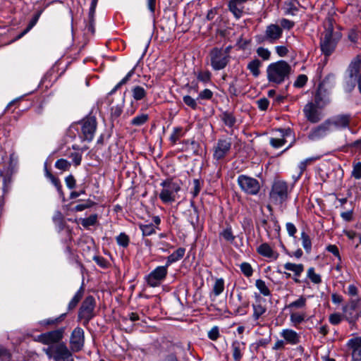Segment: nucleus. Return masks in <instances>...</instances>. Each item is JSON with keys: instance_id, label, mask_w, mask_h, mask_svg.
Segmentation results:
<instances>
[{"instance_id": "obj_32", "label": "nucleus", "mask_w": 361, "mask_h": 361, "mask_svg": "<svg viewBox=\"0 0 361 361\" xmlns=\"http://www.w3.org/2000/svg\"><path fill=\"white\" fill-rule=\"evenodd\" d=\"M185 252V249L184 247H179L175 252H173L171 255L168 256L166 261V266H170L171 264L181 259Z\"/></svg>"}, {"instance_id": "obj_51", "label": "nucleus", "mask_w": 361, "mask_h": 361, "mask_svg": "<svg viewBox=\"0 0 361 361\" xmlns=\"http://www.w3.org/2000/svg\"><path fill=\"white\" fill-rule=\"evenodd\" d=\"M240 271L247 277H250L253 274V269L251 265L247 262H243L240 265Z\"/></svg>"}, {"instance_id": "obj_16", "label": "nucleus", "mask_w": 361, "mask_h": 361, "mask_svg": "<svg viewBox=\"0 0 361 361\" xmlns=\"http://www.w3.org/2000/svg\"><path fill=\"white\" fill-rule=\"evenodd\" d=\"M231 145V138L219 139L216 144L214 146V159L216 160L224 159L229 152Z\"/></svg>"}, {"instance_id": "obj_27", "label": "nucleus", "mask_w": 361, "mask_h": 361, "mask_svg": "<svg viewBox=\"0 0 361 361\" xmlns=\"http://www.w3.org/2000/svg\"><path fill=\"white\" fill-rule=\"evenodd\" d=\"M301 5L298 0H288L284 3V11L287 15L294 16Z\"/></svg>"}, {"instance_id": "obj_9", "label": "nucleus", "mask_w": 361, "mask_h": 361, "mask_svg": "<svg viewBox=\"0 0 361 361\" xmlns=\"http://www.w3.org/2000/svg\"><path fill=\"white\" fill-rule=\"evenodd\" d=\"M237 182L240 189L248 195H255L259 192L260 184L257 179L252 177L240 175Z\"/></svg>"}, {"instance_id": "obj_43", "label": "nucleus", "mask_w": 361, "mask_h": 361, "mask_svg": "<svg viewBox=\"0 0 361 361\" xmlns=\"http://www.w3.org/2000/svg\"><path fill=\"white\" fill-rule=\"evenodd\" d=\"M307 276L314 283L318 284L320 283L322 281L320 275L315 273L314 268L313 267H310L307 269Z\"/></svg>"}, {"instance_id": "obj_28", "label": "nucleus", "mask_w": 361, "mask_h": 361, "mask_svg": "<svg viewBox=\"0 0 361 361\" xmlns=\"http://www.w3.org/2000/svg\"><path fill=\"white\" fill-rule=\"evenodd\" d=\"M66 317V313L61 314L60 316L56 318H49L44 319L39 322L42 326L45 328L56 326L59 324Z\"/></svg>"}, {"instance_id": "obj_48", "label": "nucleus", "mask_w": 361, "mask_h": 361, "mask_svg": "<svg viewBox=\"0 0 361 361\" xmlns=\"http://www.w3.org/2000/svg\"><path fill=\"white\" fill-rule=\"evenodd\" d=\"M257 56L262 58L264 61H267L271 57V51L264 47H258L256 50Z\"/></svg>"}, {"instance_id": "obj_64", "label": "nucleus", "mask_w": 361, "mask_h": 361, "mask_svg": "<svg viewBox=\"0 0 361 361\" xmlns=\"http://www.w3.org/2000/svg\"><path fill=\"white\" fill-rule=\"evenodd\" d=\"M65 182L69 189H73L75 187V179L73 175H69L65 178Z\"/></svg>"}, {"instance_id": "obj_50", "label": "nucleus", "mask_w": 361, "mask_h": 361, "mask_svg": "<svg viewBox=\"0 0 361 361\" xmlns=\"http://www.w3.org/2000/svg\"><path fill=\"white\" fill-rule=\"evenodd\" d=\"M183 102L189 107L195 110L197 109V99H195L190 95H185L183 97Z\"/></svg>"}, {"instance_id": "obj_60", "label": "nucleus", "mask_w": 361, "mask_h": 361, "mask_svg": "<svg viewBox=\"0 0 361 361\" xmlns=\"http://www.w3.org/2000/svg\"><path fill=\"white\" fill-rule=\"evenodd\" d=\"M257 104L260 110L265 111L268 109L269 102L267 98L264 97L258 99L257 101Z\"/></svg>"}, {"instance_id": "obj_7", "label": "nucleus", "mask_w": 361, "mask_h": 361, "mask_svg": "<svg viewBox=\"0 0 361 361\" xmlns=\"http://www.w3.org/2000/svg\"><path fill=\"white\" fill-rule=\"evenodd\" d=\"M289 191L288 185L285 181L275 180L269 192V197L274 203L282 204L288 199Z\"/></svg>"}, {"instance_id": "obj_26", "label": "nucleus", "mask_w": 361, "mask_h": 361, "mask_svg": "<svg viewBox=\"0 0 361 361\" xmlns=\"http://www.w3.org/2000/svg\"><path fill=\"white\" fill-rule=\"evenodd\" d=\"M310 103H313L315 106H318L321 109L323 108L329 103V98L326 96L325 92H322V88L319 87L318 90L317 91L314 100L310 102Z\"/></svg>"}, {"instance_id": "obj_17", "label": "nucleus", "mask_w": 361, "mask_h": 361, "mask_svg": "<svg viewBox=\"0 0 361 361\" xmlns=\"http://www.w3.org/2000/svg\"><path fill=\"white\" fill-rule=\"evenodd\" d=\"M331 131V126L326 119L323 123L312 128L308 133L307 137L312 141L318 140L326 137Z\"/></svg>"}, {"instance_id": "obj_23", "label": "nucleus", "mask_w": 361, "mask_h": 361, "mask_svg": "<svg viewBox=\"0 0 361 361\" xmlns=\"http://www.w3.org/2000/svg\"><path fill=\"white\" fill-rule=\"evenodd\" d=\"M245 350V343L243 341L235 340L231 345L233 358L235 361H240Z\"/></svg>"}, {"instance_id": "obj_4", "label": "nucleus", "mask_w": 361, "mask_h": 361, "mask_svg": "<svg viewBox=\"0 0 361 361\" xmlns=\"http://www.w3.org/2000/svg\"><path fill=\"white\" fill-rule=\"evenodd\" d=\"M44 351L54 361H74L72 353L63 343L49 346Z\"/></svg>"}, {"instance_id": "obj_46", "label": "nucleus", "mask_w": 361, "mask_h": 361, "mask_svg": "<svg viewBox=\"0 0 361 361\" xmlns=\"http://www.w3.org/2000/svg\"><path fill=\"white\" fill-rule=\"evenodd\" d=\"M335 80V75L333 73L328 74L325 78L319 83V87L320 88L326 87H331Z\"/></svg>"}, {"instance_id": "obj_11", "label": "nucleus", "mask_w": 361, "mask_h": 361, "mask_svg": "<svg viewBox=\"0 0 361 361\" xmlns=\"http://www.w3.org/2000/svg\"><path fill=\"white\" fill-rule=\"evenodd\" d=\"M211 66L215 71L224 69L229 62L226 53L218 47L213 48L209 52Z\"/></svg>"}, {"instance_id": "obj_62", "label": "nucleus", "mask_w": 361, "mask_h": 361, "mask_svg": "<svg viewBox=\"0 0 361 361\" xmlns=\"http://www.w3.org/2000/svg\"><path fill=\"white\" fill-rule=\"evenodd\" d=\"M342 320V316L338 313H334L329 316V322L334 325L338 324Z\"/></svg>"}, {"instance_id": "obj_5", "label": "nucleus", "mask_w": 361, "mask_h": 361, "mask_svg": "<svg viewBox=\"0 0 361 361\" xmlns=\"http://www.w3.org/2000/svg\"><path fill=\"white\" fill-rule=\"evenodd\" d=\"M96 301L93 296L88 295L82 301L78 311V320L82 321L83 326H87L90 321L94 317Z\"/></svg>"}, {"instance_id": "obj_37", "label": "nucleus", "mask_w": 361, "mask_h": 361, "mask_svg": "<svg viewBox=\"0 0 361 361\" xmlns=\"http://www.w3.org/2000/svg\"><path fill=\"white\" fill-rule=\"evenodd\" d=\"M255 286L259 290L261 294L264 296H269L271 295V291L266 285L265 282L262 279H257L255 282Z\"/></svg>"}, {"instance_id": "obj_19", "label": "nucleus", "mask_w": 361, "mask_h": 361, "mask_svg": "<svg viewBox=\"0 0 361 361\" xmlns=\"http://www.w3.org/2000/svg\"><path fill=\"white\" fill-rule=\"evenodd\" d=\"M348 71L350 78L357 80L358 89L361 93V56H357L352 60Z\"/></svg>"}, {"instance_id": "obj_42", "label": "nucleus", "mask_w": 361, "mask_h": 361, "mask_svg": "<svg viewBox=\"0 0 361 361\" xmlns=\"http://www.w3.org/2000/svg\"><path fill=\"white\" fill-rule=\"evenodd\" d=\"M220 236L223 237L226 241L233 243L235 240V236L233 234L232 228L231 226H228L224 228L221 233Z\"/></svg>"}, {"instance_id": "obj_10", "label": "nucleus", "mask_w": 361, "mask_h": 361, "mask_svg": "<svg viewBox=\"0 0 361 361\" xmlns=\"http://www.w3.org/2000/svg\"><path fill=\"white\" fill-rule=\"evenodd\" d=\"M252 307L253 310L252 319L257 324H259L260 322L264 321L267 312V300L259 295H256L255 302L252 303Z\"/></svg>"}, {"instance_id": "obj_39", "label": "nucleus", "mask_w": 361, "mask_h": 361, "mask_svg": "<svg viewBox=\"0 0 361 361\" xmlns=\"http://www.w3.org/2000/svg\"><path fill=\"white\" fill-rule=\"evenodd\" d=\"M135 69L134 67L133 69H131L127 75L113 88V90L111 91V94L114 93L118 89H119L123 85L126 84L132 78L133 74L135 73Z\"/></svg>"}, {"instance_id": "obj_12", "label": "nucleus", "mask_w": 361, "mask_h": 361, "mask_svg": "<svg viewBox=\"0 0 361 361\" xmlns=\"http://www.w3.org/2000/svg\"><path fill=\"white\" fill-rule=\"evenodd\" d=\"M65 328L61 327L59 329L47 331L41 334L38 336L37 341L44 345H54L53 344H59V343L63 338Z\"/></svg>"}, {"instance_id": "obj_3", "label": "nucleus", "mask_w": 361, "mask_h": 361, "mask_svg": "<svg viewBox=\"0 0 361 361\" xmlns=\"http://www.w3.org/2000/svg\"><path fill=\"white\" fill-rule=\"evenodd\" d=\"M160 185L162 188L159 192V197L161 202L164 204L175 202L177 198V194L180 190L179 184L171 179H166L163 180Z\"/></svg>"}, {"instance_id": "obj_55", "label": "nucleus", "mask_w": 361, "mask_h": 361, "mask_svg": "<svg viewBox=\"0 0 361 361\" xmlns=\"http://www.w3.org/2000/svg\"><path fill=\"white\" fill-rule=\"evenodd\" d=\"M208 338L212 341H216L219 336V329L217 326H213L207 334Z\"/></svg>"}, {"instance_id": "obj_1", "label": "nucleus", "mask_w": 361, "mask_h": 361, "mask_svg": "<svg viewBox=\"0 0 361 361\" xmlns=\"http://www.w3.org/2000/svg\"><path fill=\"white\" fill-rule=\"evenodd\" d=\"M335 20L333 16L329 14L324 21V31L320 39V48L326 58L331 55L342 37L339 30H335L334 27Z\"/></svg>"}, {"instance_id": "obj_6", "label": "nucleus", "mask_w": 361, "mask_h": 361, "mask_svg": "<svg viewBox=\"0 0 361 361\" xmlns=\"http://www.w3.org/2000/svg\"><path fill=\"white\" fill-rule=\"evenodd\" d=\"M283 35L282 27L277 24H270L266 27L264 32L255 36V40L258 44H274Z\"/></svg>"}, {"instance_id": "obj_25", "label": "nucleus", "mask_w": 361, "mask_h": 361, "mask_svg": "<svg viewBox=\"0 0 361 361\" xmlns=\"http://www.w3.org/2000/svg\"><path fill=\"white\" fill-rule=\"evenodd\" d=\"M257 252L263 257L276 259L279 257V253L274 251L267 243H262L257 247Z\"/></svg>"}, {"instance_id": "obj_58", "label": "nucleus", "mask_w": 361, "mask_h": 361, "mask_svg": "<svg viewBox=\"0 0 361 361\" xmlns=\"http://www.w3.org/2000/svg\"><path fill=\"white\" fill-rule=\"evenodd\" d=\"M11 354L4 347L0 346V361H10Z\"/></svg>"}, {"instance_id": "obj_57", "label": "nucleus", "mask_w": 361, "mask_h": 361, "mask_svg": "<svg viewBox=\"0 0 361 361\" xmlns=\"http://www.w3.org/2000/svg\"><path fill=\"white\" fill-rule=\"evenodd\" d=\"M198 80L203 82H207L211 79V73L209 71H200L197 76Z\"/></svg>"}, {"instance_id": "obj_47", "label": "nucleus", "mask_w": 361, "mask_h": 361, "mask_svg": "<svg viewBox=\"0 0 361 361\" xmlns=\"http://www.w3.org/2000/svg\"><path fill=\"white\" fill-rule=\"evenodd\" d=\"M97 221V215L92 214L87 218L81 219V224L83 227L87 228L91 226H94Z\"/></svg>"}, {"instance_id": "obj_31", "label": "nucleus", "mask_w": 361, "mask_h": 361, "mask_svg": "<svg viewBox=\"0 0 361 361\" xmlns=\"http://www.w3.org/2000/svg\"><path fill=\"white\" fill-rule=\"evenodd\" d=\"M262 66V63L259 59H254L248 63L247 68L250 71L255 78H257L260 74L259 68Z\"/></svg>"}, {"instance_id": "obj_56", "label": "nucleus", "mask_w": 361, "mask_h": 361, "mask_svg": "<svg viewBox=\"0 0 361 361\" xmlns=\"http://www.w3.org/2000/svg\"><path fill=\"white\" fill-rule=\"evenodd\" d=\"M307 82V75L304 74H300L297 77L295 81L294 82V87L299 88L302 87L306 84Z\"/></svg>"}, {"instance_id": "obj_54", "label": "nucleus", "mask_w": 361, "mask_h": 361, "mask_svg": "<svg viewBox=\"0 0 361 361\" xmlns=\"http://www.w3.org/2000/svg\"><path fill=\"white\" fill-rule=\"evenodd\" d=\"M213 92L209 89H204V90L201 91L198 97L197 98V100L202 99V100H209L211 99L213 97Z\"/></svg>"}, {"instance_id": "obj_52", "label": "nucleus", "mask_w": 361, "mask_h": 361, "mask_svg": "<svg viewBox=\"0 0 361 361\" xmlns=\"http://www.w3.org/2000/svg\"><path fill=\"white\" fill-rule=\"evenodd\" d=\"M140 228L143 235L148 236L155 233V228L152 224L140 225Z\"/></svg>"}, {"instance_id": "obj_21", "label": "nucleus", "mask_w": 361, "mask_h": 361, "mask_svg": "<svg viewBox=\"0 0 361 361\" xmlns=\"http://www.w3.org/2000/svg\"><path fill=\"white\" fill-rule=\"evenodd\" d=\"M280 336L283 338L286 344L296 345L300 342V334L291 329H283L280 332Z\"/></svg>"}, {"instance_id": "obj_14", "label": "nucleus", "mask_w": 361, "mask_h": 361, "mask_svg": "<svg viewBox=\"0 0 361 361\" xmlns=\"http://www.w3.org/2000/svg\"><path fill=\"white\" fill-rule=\"evenodd\" d=\"M303 114L305 118L312 123H319L324 116L322 109L310 102L305 105Z\"/></svg>"}, {"instance_id": "obj_36", "label": "nucleus", "mask_w": 361, "mask_h": 361, "mask_svg": "<svg viewBox=\"0 0 361 361\" xmlns=\"http://www.w3.org/2000/svg\"><path fill=\"white\" fill-rule=\"evenodd\" d=\"M221 120L226 126L230 128L233 127L236 122V119L233 114L228 111H225L222 114Z\"/></svg>"}, {"instance_id": "obj_15", "label": "nucleus", "mask_w": 361, "mask_h": 361, "mask_svg": "<svg viewBox=\"0 0 361 361\" xmlns=\"http://www.w3.org/2000/svg\"><path fill=\"white\" fill-rule=\"evenodd\" d=\"M85 344V332L80 327H76L71 332L70 347L73 352L80 351Z\"/></svg>"}, {"instance_id": "obj_8", "label": "nucleus", "mask_w": 361, "mask_h": 361, "mask_svg": "<svg viewBox=\"0 0 361 361\" xmlns=\"http://www.w3.org/2000/svg\"><path fill=\"white\" fill-rule=\"evenodd\" d=\"M80 124V138L84 141H92L97 130L96 118L94 116H87L81 121Z\"/></svg>"}, {"instance_id": "obj_18", "label": "nucleus", "mask_w": 361, "mask_h": 361, "mask_svg": "<svg viewBox=\"0 0 361 361\" xmlns=\"http://www.w3.org/2000/svg\"><path fill=\"white\" fill-rule=\"evenodd\" d=\"M331 130H342L349 127L351 121L350 114H338L327 119Z\"/></svg>"}, {"instance_id": "obj_22", "label": "nucleus", "mask_w": 361, "mask_h": 361, "mask_svg": "<svg viewBox=\"0 0 361 361\" xmlns=\"http://www.w3.org/2000/svg\"><path fill=\"white\" fill-rule=\"evenodd\" d=\"M247 0H229L228 9L235 18L239 19L243 14L244 4Z\"/></svg>"}, {"instance_id": "obj_40", "label": "nucleus", "mask_w": 361, "mask_h": 361, "mask_svg": "<svg viewBox=\"0 0 361 361\" xmlns=\"http://www.w3.org/2000/svg\"><path fill=\"white\" fill-rule=\"evenodd\" d=\"M149 119V116L145 114H142L134 117L130 123L135 126H140L145 123Z\"/></svg>"}, {"instance_id": "obj_38", "label": "nucleus", "mask_w": 361, "mask_h": 361, "mask_svg": "<svg viewBox=\"0 0 361 361\" xmlns=\"http://www.w3.org/2000/svg\"><path fill=\"white\" fill-rule=\"evenodd\" d=\"M224 290V281L223 279H217L213 286L212 292L215 296H218L223 293Z\"/></svg>"}, {"instance_id": "obj_45", "label": "nucleus", "mask_w": 361, "mask_h": 361, "mask_svg": "<svg viewBox=\"0 0 361 361\" xmlns=\"http://www.w3.org/2000/svg\"><path fill=\"white\" fill-rule=\"evenodd\" d=\"M183 136V128L176 127L173 128V133H171L169 140L173 144H176L180 137Z\"/></svg>"}, {"instance_id": "obj_20", "label": "nucleus", "mask_w": 361, "mask_h": 361, "mask_svg": "<svg viewBox=\"0 0 361 361\" xmlns=\"http://www.w3.org/2000/svg\"><path fill=\"white\" fill-rule=\"evenodd\" d=\"M346 347L350 351L353 361H361V336H355L348 341Z\"/></svg>"}, {"instance_id": "obj_63", "label": "nucleus", "mask_w": 361, "mask_h": 361, "mask_svg": "<svg viewBox=\"0 0 361 361\" xmlns=\"http://www.w3.org/2000/svg\"><path fill=\"white\" fill-rule=\"evenodd\" d=\"M93 259L102 268H106L108 267V262L102 257L96 256L94 257Z\"/></svg>"}, {"instance_id": "obj_2", "label": "nucleus", "mask_w": 361, "mask_h": 361, "mask_svg": "<svg viewBox=\"0 0 361 361\" xmlns=\"http://www.w3.org/2000/svg\"><path fill=\"white\" fill-rule=\"evenodd\" d=\"M292 71L290 65L283 60L270 63L267 68V78L269 82L281 85L288 80Z\"/></svg>"}, {"instance_id": "obj_30", "label": "nucleus", "mask_w": 361, "mask_h": 361, "mask_svg": "<svg viewBox=\"0 0 361 361\" xmlns=\"http://www.w3.org/2000/svg\"><path fill=\"white\" fill-rule=\"evenodd\" d=\"M306 305L307 298L304 295H301L296 300L288 304L287 308L290 310V311H295L305 308Z\"/></svg>"}, {"instance_id": "obj_59", "label": "nucleus", "mask_w": 361, "mask_h": 361, "mask_svg": "<svg viewBox=\"0 0 361 361\" xmlns=\"http://www.w3.org/2000/svg\"><path fill=\"white\" fill-rule=\"evenodd\" d=\"M352 176L357 180L361 178V162H357L353 166Z\"/></svg>"}, {"instance_id": "obj_35", "label": "nucleus", "mask_w": 361, "mask_h": 361, "mask_svg": "<svg viewBox=\"0 0 361 361\" xmlns=\"http://www.w3.org/2000/svg\"><path fill=\"white\" fill-rule=\"evenodd\" d=\"M132 94L134 99L138 101L145 98L147 92L142 87L137 85L132 89Z\"/></svg>"}, {"instance_id": "obj_13", "label": "nucleus", "mask_w": 361, "mask_h": 361, "mask_svg": "<svg viewBox=\"0 0 361 361\" xmlns=\"http://www.w3.org/2000/svg\"><path fill=\"white\" fill-rule=\"evenodd\" d=\"M168 267L169 266H166V264L165 266H159L150 272L146 276L147 284L151 287L159 286L161 281H163L167 275Z\"/></svg>"}, {"instance_id": "obj_44", "label": "nucleus", "mask_w": 361, "mask_h": 361, "mask_svg": "<svg viewBox=\"0 0 361 361\" xmlns=\"http://www.w3.org/2000/svg\"><path fill=\"white\" fill-rule=\"evenodd\" d=\"M71 166V162L65 159H58L55 163V167L63 171H68Z\"/></svg>"}, {"instance_id": "obj_34", "label": "nucleus", "mask_w": 361, "mask_h": 361, "mask_svg": "<svg viewBox=\"0 0 361 361\" xmlns=\"http://www.w3.org/2000/svg\"><path fill=\"white\" fill-rule=\"evenodd\" d=\"M84 294V288L82 286L80 289L76 292L75 295L73 297L71 300L69 302L68 305V310H73L77 305L78 304L79 301L82 299Z\"/></svg>"}, {"instance_id": "obj_49", "label": "nucleus", "mask_w": 361, "mask_h": 361, "mask_svg": "<svg viewBox=\"0 0 361 361\" xmlns=\"http://www.w3.org/2000/svg\"><path fill=\"white\" fill-rule=\"evenodd\" d=\"M116 242L118 245L126 247L129 244L130 239L126 233H121L116 237Z\"/></svg>"}, {"instance_id": "obj_24", "label": "nucleus", "mask_w": 361, "mask_h": 361, "mask_svg": "<svg viewBox=\"0 0 361 361\" xmlns=\"http://www.w3.org/2000/svg\"><path fill=\"white\" fill-rule=\"evenodd\" d=\"M285 269L288 271H290L293 272V280L296 283H300V280L299 277L301 276L302 273L304 271V265L302 264H294L291 262H286L284 264Z\"/></svg>"}, {"instance_id": "obj_29", "label": "nucleus", "mask_w": 361, "mask_h": 361, "mask_svg": "<svg viewBox=\"0 0 361 361\" xmlns=\"http://www.w3.org/2000/svg\"><path fill=\"white\" fill-rule=\"evenodd\" d=\"M280 131L282 133L281 138L271 137L270 139L269 143L274 148H279V147H282L283 145H284L286 142L285 137L288 136L290 134V130H280Z\"/></svg>"}, {"instance_id": "obj_41", "label": "nucleus", "mask_w": 361, "mask_h": 361, "mask_svg": "<svg viewBox=\"0 0 361 361\" xmlns=\"http://www.w3.org/2000/svg\"><path fill=\"white\" fill-rule=\"evenodd\" d=\"M302 245L307 253H310L312 249V243L310 236L305 232L301 233Z\"/></svg>"}, {"instance_id": "obj_33", "label": "nucleus", "mask_w": 361, "mask_h": 361, "mask_svg": "<svg viewBox=\"0 0 361 361\" xmlns=\"http://www.w3.org/2000/svg\"><path fill=\"white\" fill-rule=\"evenodd\" d=\"M306 317L305 312L295 311H290V321L295 326L304 322Z\"/></svg>"}, {"instance_id": "obj_61", "label": "nucleus", "mask_w": 361, "mask_h": 361, "mask_svg": "<svg viewBox=\"0 0 361 361\" xmlns=\"http://www.w3.org/2000/svg\"><path fill=\"white\" fill-rule=\"evenodd\" d=\"M50 181L56 188V190H57L58 192L59 193V195L61 196L63 195V192L62 190V186H61L60 180L58 178L54 176L52 178L50 179Z\"/></svg>"}, {"instance_id": "obj_53", "label": "nucleus", "mask_w": 361, "mask_h": 361, "mask_svg": "<svg viewBox=\"0 0 361 361\" xmlns=\"http://www.w3.org/2000/svg\"><path fill=\"white\" fill-rule=\"evenodd\" d=\"M94 204V202H93L92 201L88 200L85 201V202H82L81 204H77L74 207L73 210L75 211V212H81V211H83V210H85L86 209L90 208Z\"/></svg>"}]
</instances>
